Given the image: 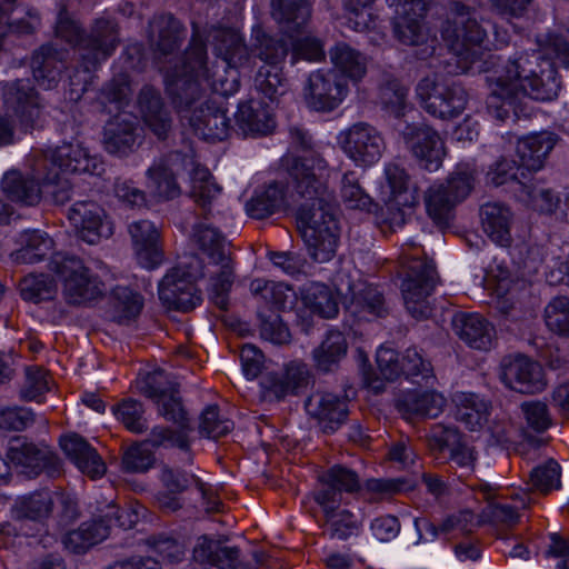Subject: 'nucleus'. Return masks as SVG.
Listing matches in <instances>:
<instances>
[{
  "label": "nucleus",
  "instance_id": "obj_34",
  "mask_svg": "<svg viewBox=\"0 0 569 569\" xmlns=\"http://www.w3.org/2000/svg\"><path fill=\"white\" fill-rule=\"evenodd\" d=\"M446 406V398L437 391H409L396 402L398 411L407 419L437 418Z\"/></svg>",
  "mask_w": 569,
  "mask_h": 569
},
{
  "label": "nucleus",
  "instance_id": "obj_50",
  "mask_svg": "<svg viewBox=\"0 0 569 569\" xmlns=\"http://www.w3.org/2000/svg\"><path fill=\"white\" fill-rule=\"evenodd\" d=\"M254 87L264 98L277 102L289 91V81L282 67H260L254 77Z\"/></svg>",
  "mask_w": 569,
  "mask_h": 569
},
{
  "label": "nucleus",
  "instance_id": "obj_8",
  "mask_svg": "<svg viewBox=\"0 0 569 569\" xmlns=\"http://www.w3.org/2000/svg\"><path fill=\"white\" fill-rule=\"evenodd\" d=\"M201 261L194 264L177 266L163 277L159 283V298L169 308L189 312L201 303V291L196 282L203 278Z\"/></svg>",
  "mask_w": 569,
  "mask_h": 569
},
{
  "label": "nucleus",
  "instance_id": "obj_11",
  "mask_svg": "<svg viewBox=\"0 0 569 569\" xmlns=\"http://www.w3.org/2000/svg\"><path fill=\"white\" fill-rule=\"evenodd\" d=\"M108 509L103 517L86 521L78 529L68 531L62 538L64 548L72 553L81 555L104 540L112 527L131 528L134 521L131 519L128 509H121L117 506H109Z\"/></svg>",
  "mask_w": 569,
  "mask_h": 569
},
{
  "label": "nucleus",
  "instance_id": "obj_27",
  "mask_svg": "<svg viewBox=\"0 0 569 569\" xmlns=\"http://www.w3.org/2000/svg\"><path fill=\"white\" fill-rule=\"evenodd\" d=\"M187 123L194 133L207 141H222L230 132V119L216 98H211Z\"/></svg>",
  "mask_w": 569,
  "mask_h": 569
},
{
  "label": "nucleus",
  "instance_id": "obj_57",
  "mask_svg": "<svg viewBox=\"0 0 569 569\" xmlns=\"http://www.w3.org/2000/svg\"><path fill=\"white\" fill-rule=\"evenodd\" d=\"M178 383L162 369L147 373V376L138 382L139 391L156 402H158V399L168 397L170 393L178 391Z\"/></svg>",
  "mask_w": 569,
  "mask_h": 569
},
{
  "label": "nucleus",
  "instance_id": "obj_24",
  "mask_svg": "<svg viewBox=\"0 0 569 569\" xmlns=\"http://www.w3.org/2000/svg\"><path fill=\"white\" fill-rule=\"evenodd\" d=\"M270 16L279 30L293 38L302 33L312 16L310 0H270Z\"/></svg>",
  "mask_w": 569,
  "mask_h": 569
},
{
  "label": "nucleus",
  "instance_id": "obj_60",
  "mask_svg": "<svg viewBox=\"0 0 569 569\" xmlns=\"http://www.w3.org/2000/svg\"><path fill=\"white\" fill-rule=\"evenodd\" d=\"M305 302L313 313L326 319L335 318L339 311L335 295L323 284L312 287L305 296Z\"/></svg>",
  "mask_w": 569,
  "mask_h": 569
},
{
  "label": "nucleus",
  "instance_id": "obj_37",
  "mask_svg": "<svg viewBox=\"0 0 569 569\" xmlns=\"http://www.w3.org/2000/svg\"><path fill=\"white\" fill-rule=\"evenodd\" d=\"M348 352V341L343 332L328 330L321 343L312 350V361L317 371L329 373L338 370Z\"/></svg>",
  "mask_w": 569,
  "mask_h": 569
},
{
  "label": "nucleus",
  "instance_id": "obj_63",
  "mask_svg": "<svg viewBox=\"0 0 569 569\" xmlns=\"http://www.w3.org/2000/svg\"><path fill=\"white\" fill-rule=\"evenodd\" d=\"M158 412L167 421L172 422L181 430H190V419L183 406L182 399L179 396V390L170 393L168 397L158 399L156 402Z\"/></svg>",
  "mask_w": 569,
  "mask_h": 569
},
{
  "label": "nucleus",
  "instance_id": "obj_17",
  "mask_svg": "<svg viewBox=\"0 0 569 569\" xmlns=\"http://www.w3.org/2000/svg\"><path fill=\"white\" fill-rule=\"evenodd\" d=\"M500 368L501 381L517 392L533 395L547 386L542 367L523 355L505 357Z\"/></svg>",
  "mask_w": 569,
  "mask_h": 569
},
{
  "label": "nucleus",
  "instance_id": "obj_62",
  "mask_svg": "<svg viewBox=\"0 0 569 569\" xmlns=\"http://www.w3.org/2000/svg\"><path fill=\"white\" fill-rule=\"evenodd\" d=\"M407 89L395 78H388L379 86V100L383 108L396 118L403 116Z\"/></svg>",
  "mask_w": 569,
  "mask_h": 569
},
{
  "label": "nucleus",
  "instance_id": "obj_20",
  "mask_svg": "<svg viewBox=\"0 0 569 569\" xmlns=\"http://www.w3.org/2000/svg\"><path fill=\"white\" fill-rule=\"evenodd\" d=\"M6 94L8 100L16 104L14 112L22 131L31 132L43 127L42 106L28 79H18L8 83Z\"/></svg>",
  "mask_w": 569,
  "mask_h": 569
},
{
  "label": "nucleus",
  "instance_id": "obj_33",
  "mask_svg": "<svg viewBox=\"0 0 569 569\" xmlns=\"http://www.w3.org/2000/svg\"><path fill=\"white\" fill-rule=\"evenodd\" d=\"M128 231L140 264L148 269L158 266L162 254L159 247L160 234L154 223L149 220L134 221L129 224Z\"/></svg>",
  "mask_w": 569,
  "mask_h": 569
},
{
  "label": "nucleus",
  "instance_id": "obj_14",
  "mask_svg": "<svg viewBox=\"0 0 569 569\" xmlns=\"http://www.w3.org/2000/svg\"><path fill=\"white\" fill-rule=\"evenodd\" d=\"M399 134L422 169L435 172L442 166L445 144L431 127L425 123H406L399 128Z\"/></svg>",
  "mask_w": 569,
  "mask_h": 569
},
{
  "label": "nucleus",
  "instance_id": "obj_47",
  "mask_svg": "<svg viewBox=\"0 0 569 569\" xmlns=\"http://www.w3.org/2000/svg\"><path fill=\"white\" fill-rule=\"evenodd\" d=\"M143 308V298L128 287H116L110 298V317L119 325H129Z\"/></svg>",
  "mask_w": 569,
  "mask_h": 569
},
{
  "label": "nucleus",
  "instance_id": "obj_58",
  "mask_svg": "<svg viewBox=\"0 0 569 569\" xmlns=\"http://www.w3.org/2000/svg\"><path fill=\"white\" fill-rule=\"evenodd\" d=\"M545 321L547 328L560 336L569 337V297L558 296L545 308Z\"/></svg>",
  "mask_w": 569,
  "mask_h": 569
},
{
  "label": "nucleus",
  "instance_id": "obj_56",
  "mask_svg": "<svg viewBox=\"0 0 569 569\" xmlns=\"http://www.w3.org/2000/svg\"><path fill=\"white\" fill-rule=\"evenodd\" d=\"M560 465L556 460L549 459L530 471L529 483L531 485V490L546 496L552 490L560 488Z\"/></svg>",
  "mask_w": 569,
  "mask_h": 569
},
{
  "label": "nucleus",
  "instance_id": "obj_2",
  "mask_svg": "<svg viewBox=\"0 0 569 569\" xmlns=\"http://www.w3.org/2000/svg\"><path fill=\"white\" fill-rule=\"evenodd\" d=\"M539 57L520 53L508 59L501 70H496L492 77H487L491 82V91L487 98L489 113L499 121H505L512 112L519 118L526 114L525 99L550 101L558 97L561 81L552 61L542 59L538 63V70L531 69L532 61Z\"/></svg>",
  "mask_w": 569,
  "mask_h": 569
},
{
  "label": "nucleus",
  "instance_id": "obj_12",
  "mask_svg": "<svg viewBox=\"0 0 569 569\" xmlns=\"http://www.w3.org/2000/svg\"><path fill=\"white\" fill-rule=\"evenodd\" d=\"M451 17L442 29V38L458 54L467 53L473 47H480L487 38L486 29L478 22L476 11L455 1L450 4Z\"/></svg>",
  "mask_w": 569,
  "mask_h": 569
},
{
  "label": "nucleus",
  "instance_id": "obj_5",
  "mask_svg": "<svg viewBox=\"0 0 569 569\" xmlns=\"http://www.w3.org/2000/svg\"><path fill=\"white\" fill-rule=\"evenodd\" d=\"M190 241L214 264V270L210 272V300L220 310H228L234 270L232 259L227 251L226 237L212 224L199 222L192 228Z\"/></svg>",
  "mask_w": 569,
  "mask_h": 569
},
{
  "label": "nucleus",
  "instance_id": "obj_44",
  "mask_svg": "<svg viewBox=\"0 0 569 569\" xmlns=\"http://www.w3.org/2000/svg\"><path fill=\"white\" fill-rule=\"evenodd\" d=\"M221 188L213 181L204 168H196L191 176L190 197L194 200L196 214L208 220L212 216V203L219 197Z\"/></svg>",
  "mask_w": 569,
  "mask_h": 569
},
{
  "label": "nucleus",
  "instance_id": "obj_43",
  "mask_svg": "<svg viewBox=\"0 0 569 569\" xmlns=\"http://www.w3.org/2000/svg\"><path fill=\"white\" fill-rule=\"evenodd\" d=\"M332 70L340 73L346 80L360 81L367 73V57L346 42H337L329 50Z\"/></svg>",
  "mask_w": 569,
  "mask_h": 569
},
{
  "label": "nucleus",
  "instance_id": "obj_36",
  "mask_svg": "<svg viewBox=\"0 0 569 569\" xmlns=\"http://www.w3.org/2000/svg\"><path fill=\"white\" fill-rule=\"evenodd\" d=\"M66 52L51 44H43L31 58V70L34 80L44 89L53 88L64 68Z\"/></svg>",
  "mask_w": 569,
  "mask_h": 569
},
{
  "label": "nucleus",
  "instance_id": "obj_32",
  "mask_svg": "<svg viewBox=\"0 0 569 569\" xmlns=\"http://www.w3.org/2000/svg\"><path fill=\"white\" fill-rule=\"evenodd\" d=\"M287 199V183L274 180L254 191L246 203V212L253 219L262 220L282 210L288 203Z\"/></svg>",
  "mask_w": 569,
  "mask_h": 569
},
{
  "label": "nucleus",
  "instance_id": "obj_61",
  "mask_svg": "<svg viewBox=\"0 0 569 569\" xmlns=\"http://www.w3.org/2000/svg\"><path fill=\"white\" fill-rule=\"evenodd\" d=\"M112 411L117 419L131 432L142 433L148 429L147 420L143 416V406L138 400L124 399L112 407Z\"/></svg>",
  "mask_w": 569,
  "mask_h": 569
},
{
  "label": "nucleus",
  "instance_id": "obj_59",
  "mask_svg": "<svg viewBox=\"0 0 569 569\" xmlns=\"http://www.w3.org/2000/svg\"><path fill=\"white\" fill-rule=\"evenodd\" d=\"M341 198L350 209L371 211L373 201L365 191L355 172L349 171L343 174L341 180Z\"/></svg>",
  "mask_w": 569,
  "mask_h": 569
},
{
  "label": "nucleus",
  "instance_id": "obj_38",
  "mask_svg": "<svg viewBox=\"0 0 569 569\" xmlns=\"http://www.w3.org/2000/svg\"><path fill=\"white\" fill-rule=\"evenodd\" d=\"M236 122L246 136H266L272 132L276 124L269 108L254 99L239 103Z\"/></svg>",
  "mask_w": 569,
  "mask_h": 569
},
{
  "label": "nucleus",
  "instance_id": "obj_6",
  "mask_svg": "<svg viewBox=\"0 0 569 569\" xmlns=\"http://www.w3.org/2000/svg\"><path fill=\"white\" fill-rule=\"evenodd\" d=\"M475 183L476 171L468 164H459L446 180L436 182L426 190V210L436 226L440 229L450 226L456 207L469 197Z\"/></svg>",
  "mask_w": 569,
  "mask_h": 569
},
{
  "label": "nucleus",
  "instance_id": "obj_35",
  "mask_svg": "<svg viewBox=\"0 0 569 569\" xmlns=\"http://www.w3.org/2000/svg\"><path fill=\"white\" fill-rule=\"evenodd\" d=\"M137 138L136 122L129 118L116 116L103 128L102 143L108 153L124 157L133 152Z\"/></svg>",
  "mask_w": 569,
  "mask_h": 569
},
{
  "label": "nucleus",
  "instance_id": "obj_1",
  "mask_svg": "<svg viewBox=\"0 0 569 569\" xmlns=\"http://www.w3.org/2000/svg\"><path fill=\"white\" fill-rule=\"evenodd\" d=\"M290 137L292 147L305 152L281 159V168L291 179L295 193L305 200L297 211V228L310 257L327 262L336 254L340 233L333 198L318 174L325 168V160L313 151L312 137L307 130L292 127Z\"/></svg>",
  "mask_w": 569,
  "mask_h": 569
},
{
  "label": "nucleus",
  "instance_id": "obj_23",
  "mask_svg": "<svg viewBox=\"0 0 569 569\" xmlns=\"http://www.w3.org/2000/svg\"><path fill=\"white\" fill-rule=\"evenodd\" d=\"M138 110L144 124L160 140H166L172 129V116L159 89L144 84L138 94Z\"/></svg>",
  "mask_w": 569,
  "mask_h": 569
},
{
  "label": "nucleus",
  "instance_id": "obj_16",
  "mask_svg": "<svg viewBox=\"0 0 569 569\" xmlns=\"http://www.w3.org/2000/svg\"><path fill=\"white\" fill-rule=\"evenodd\" d=\"M345 153L361 166L377 162L386 148L381 133L367 122L352 124L339 136Z\"/></svg>",
  "mask_w": 569,
  "mask_h": 569
},
{
  "label": "nucleus",
  "instance_id": "obj_26",
  "mask_svg": "<svg viewBox=\"0 0 569 569\" xmlns=\"http://www.w3.org/2000/svg\"><path fill=\"white\" fill-rule=\"evenodd\" d=\"M151 44L157 59L173 54L186 38L184 26L171 13L154 16L150 22Z\"/></svg>",
  "mask_w": 569,
  "mask_h": 569
},
{
  "label": "nucleus",
  "instance_id": "obj_41",
  "mask_svg": "<svg viewBox=\"0 0 569 569\" xmlns=\"http://www.w3.org/2000/svg\"><path fill=\"white\" fill-rule=\"evenodd\" d=\"M54 499L48 489L36 490L19 497L13 507V517L18 520H31L44 523L53 512Z\"/></svg>",
  "mask_w": 569,
  "mask_h": 569
},
{
  "label": "nucleus",
  "instance_id": "obj_22",
  "mask_svg": "<svg viewBox=\"0 0 569 569\" xmlns=\"http://www.w3.org/2000/svg\"><path fill=\"white\" fill-rule=\"evenodd\" d=\"M68 220L77 236L89 244H97L111 229L104 222L106 213L94 201H77L68 210Z\"/></svg>",
  "mask_w": 569,
  "mask_h": 569
},
{
  "label": "nucleus",
  "instance_id": "obj_30",
  "mask_svg": "<svg viewBox=\"0 0 569 569\" xmlns=\"http://www.w3.org/2000/svg\"><path fill=\"white\" fill-rule=\"evenodd\" d=\"M60 446L64 455L88 477L96 479L104 475L107 467L97 450L88 441L73 433L62 437Z\"/></svg>",
  "mask_w": 569,
  "mask_h": 569
},
{
  "label": "nucleus",
  "instance_id": "obj_48",
  "mask_svg": "<svg viewBox=\"0 0 569 569\" xmlns=\"http://www.w3.org/2000/svg\"><path fill=\"white\" fill-rule=\"evenodd\" d=\"M456 403V419L463 422L470 430L481 428L488 421L489 403L475 393H457L453 398Z\"/></svg>",
  "mask_w": 569,
  "mask_h": 569
},
{
  "label": "nucleus",
  "instance_id": "obj_31",
  "mask_svg": "<svg viewBox=\"0 0 569 569\" xmlns=\"http://www.w3.org/2000/svg\"><path fill=\"white\" fill-rule=\"evenodd\" d=\"M480 219L483 232L491 241L501 247L511 244L515 214L508 206L500 202L485 203L480 208Z\"/></svg>",
  "mask_w": 569,
  "mask_h": 569
},
{
  "label": "nucleus",
  "instance_id": "obj_42",
  "mask_svg": "<svg viewBox=\"0 0 569 569\" xmlns=\"http://www.w3.org/2000/svg\"><path fill=\"white\" fill-rule=\"evenodd\" d=\"M181 159V153L172 152L156 161L147 171L153 192L162 200H171L180 196L181 189L176 179L172 164Z\"/></svg>",
  "mask_w": 569,
  "mask_h": 569
},
{
  "label": "nucleus",
  "instance_id": "obj_25",
  "mask_svg": "<svg viewBox=\"0 0 569 569\" xmlns=\"http://www.w3.org/2000/svg\"><path fill=\"white\" fill-rule=\"evenodd\" d=\"M556 142L557 138L551 132L535 133L517 140L516 160L523 178L543 168Z\"/></svg>",
  "mask_w": 569,
  "mask_h": 569
},
{
  "label": "nucleus",
  "instance_id": "obj_39",
  "mask_svg": "<svg viewBox=\"0 0 569 569\" xmlns=\"http://www.w3.org/2000/svg\"><path fill=\"white\" fill-rule=\"evenodd\" d=\"M251 52L253 58L261 60L262 67H281L289 53L287 41L268 33L261 26L251 31Z\"/></svg>",
  "mask_w": 569,
  "mask_h": 569
},
{
  "label": "nucleus",
  "instance_id": "obj_51",
  "mask_svg": "<svg viewBox=\"0 0 569 569\" xmlns=\"http://www.w3.org/2000/svg\"><path fill=\"white\" fill-rule=\"evenodd\" d=\"M385 177L397 206L412 207L417 202L416 190L409 192L410 176L403 167L395 162L388 163L385 167Z\"/></svg>",
  "mask_w": 569,
  "mask_h": 569
},
{
  "label": "nucleus",
  "instance_id": "obj_18",
  "mask_svg": "<svg viewBox=\"0 0 569 569\" xmlns=\"http://www.w3.org/2000/svg\"><path fill=\"white\" fill-rule=\"evenodd\" d=\"M396 7L392 20L393 36L405 46H419L426 40L422 31V19L427 12L429 0H388Z\"/></svg>",
  "mask_w": 569,
  "mask_h": 569
},
{
  "label": "nucleus",
  "instance_id": "obj_28",
  "mask_svg": "<svg viewBox=\"0 0 569 569\" xmlns=\"http://www.w3.org/2000/svg\"><path fill=\"white\" fill-rule=\"evenodd\" d=\"M167 71H178L181 76L198 78L209 81L211 71L209 67V57L207 42L200 34L199 28L192 23V34L188 46L183 50L179 62L167 69Z\"/></svg>",
  "mask_w": 569,
  "mask_h": 569
},
{
  "label": "nucleus",
  "instance_id": "obj_52",
  "mask_svg": "<svg viewBox=\"0 0 569 569\" xmlns=\"http://www.w3.org/2000/svg\"><path fill=\"white\" fill-rule=\"evenodd\" d=\"M31 174L41 187L51 186L60 178L63 171L59 163L56 149L34 151L29 158Z\"/></svg>",
  "mask_w": 569,
  "mask_h": 569
},
{
  "label": "nucleus",
  "instance_id": "obj_4",
  "mask_svg": "<svg viewBox=\"0 0 569 569\" xmlns=\"http://www.w3.org/2000/svg\"><path fill=\"white\" fill-rule=\"evenodd\" d=\"M398 276L407 311L416 319H428L432 313L429 297L437 283V271L417 244H407L398 258Z\"/></svg>",
  "mask_w": 569,
  "mask_h": 569
},
{
  "label": "nucleus",
  "instance_id": "obj_13",
  "mask_svg": "<svg viewBox=\"0 0 569 569\" xmlns=\"http://www.w3.org/2000/svg\"><path fill=\"white\" fill-rule=\"evenodd\" d=\"M206 80L184 77L178 71H166L164 91L167 97L182 121H188L198 110L210 102Z\"/></svg>",
  "mask_w": 569,
  "mask_h": 569
},
{
  "label": "nucleus",
  "instance_id": "obj_46",
  "mask_svg": "<svg viewBox=\"0 0 569 569\" xmlns=\"http://www.w3.org/2000/svg\"><path fill=\"white\" fill-rule=\"evenodd\" d=\"M348 309L359 318L366 316L386 317L389 313V305L383 293L372 284H362L352 292Z\"/></svg>",
  "mask_w": 569,
  "mask_h": 569
},
{
  "label": "nucleus",
  "instance_id": "obj_49",
  "mask_svg": "<svg viewBox=\"0 0 569 569\" xmlns=\"http://www.w3.org/2000/svg\"><path fill=\"white\" fill-rule=\"evenodd\" d=\"M475 492L476 498L482 499L488 503L485 515L488 519L497 525L506 527L515 526L519 520V515L515 507L503 503H493L491 500L496 497L497 489L491 485L482 481H477L469 486Z\"/></svg>",
  "mask_w": 569,
  "mask_h": 569
},
{
  "label": "nucleus",
  "instance_id": "obj_64",
  "mask_svg": "<svg viewBox=\"0 0 569 569\" xmlns=\"http://www.w3.org/2000/svg\"><path fill=\"white\" fill-rule=\"evenodd\" d=\"M50 376L40 367H28L24 372V382L20 388V398L23 401H39V398L49 391Z\"/></svg>",
  "mask_w": 569,
  "mask_h": 569
},
{
  "label": "nucleus",
  "instance_id": "obj_55",
  "mask_svg": "<svg viewBox=\"0 0 569 569\" xmlns=\"http://www.w3.org/2000/svg\"><path fill=\"white\" fill-rule=\"evenodd\" d=\"M409 489L411 485L405 478H372L365 482L363 495L369 502H378Z\"/></svg>",
  "mask_w": 569,
  "mask_h": 569
},
{
  "label": "nucleus",
  "instance_id": "obj_45",
  "mask_svg": "<svg viewBox=\"0 0 569 569\" xmlns=\"http://www.w3.org/2000/svg\"><path fill=\"white\" fill-rule=\"evenodd\" d=\"M1 188L11 200L27 206L38 204L43 192L42 187L32 174L28 178L18 170H10L4 173Z\"/></svg>",
  "mask_w": 569,
  "mask_h": 569
},
{
  "label": "nucleus",
  "instance_id": "obj_15",
  "mask_svg": "<svg viewBox=\"0 0 569 569\" xmlns=\"http://www.w3.org/2000/svg\"><path fill=\"white\" fill-rule=\"evenodd\" d=\"M7 459L28 477H36L46 472L48 477L56 478L62 472L60 458L48 447H38L20 437L10 440L7 450Z\"/></svg>",
  "mask_w": 569,
  "mask_h": 569
},
{
  "label": "nucleus",
  "instance_id": "obj_7",
  "mask_svg": "<svg viewBox=\"0 0 569 569\" xmlns=\"http://www.w3.org/2000/svg\"><path fill=\"white\" fill-rule=\"evenodd\" d=\"M416 93L426 112L442 120L459 117L468 102V93L459 82L437 73L421 79Z\"/></svg>",
  "mask_w": 569,
  "mask_h": 569
},
{
  "label": "nucleus",
  "instance_id": "obj_54",
  "mask_svg": "<svg viewBox=\"0 0 569 569\" xmlns=\"http://www.w3.org/2000/svg\"><path fill=\"white\" fill-rule=\"evenodd\" d=\"M19 291L23 300L39 303L53 299L57 284L48 274H29L20 280Z\"/></svg>",
  "mask_w": 569,
  "mask_h": 569
},
{
  "label": "nucleus",
  "instance_id": "obj_3",
  "mask_svg": "<svg viewBox=\"0 0 569 569\" xmlns=\"http://www.w3.org/2000/svg\"><path fill=\"white\" fill-rule=\"evenodd\" d=\"M56 36L73 47L77 61L86 69L99 68L120 44L116 20L98 18L84 30L69 16L66 7L59 11Z\"/></svg>",
  "mask_w": 569,
  "mask_h": 569
},
{
  "label": "nucleus",
  "instance_id": "obj_29",
  "mask_svg": "<svg viewBox=\"0 0 569 569\" xmlns=\"http://www.w3.org/2000/svg\"><path fill=\"white\" fill-rule=\"evenodd\" d=\"M455 333L470 348L489 350L496 337V329L479 313H457L452 319Z\"/></svg>",
  "mask_w": 569,
  "mask_h": 569
},
{
  "label": "nucleus",
  "instance_id": "obj_10",
  "mask_svg": "<svg viewBox=\"0 0 569 569\" xmlns=\"http://www.w3.org/2000/svg\"><path fill=\"white\" fill-rule=\"evenodd\" d=\"M348 92V81L340 73L332 69H320L309 74L302 96L307 108L329 113L341 106Z\"/></svg>",
  "mask_w": 569,
  "mask_h": 569
},
{
  "label": "nucleus",
  "instance_id": "obj_21",
  "mask_svg": "<svg viewBox=\"0 0 569 569\" xmlns=\"http://www.w3.org/2000/svg\"><path fill=\"white\" fill-rule=\"evenodd\" d=\"M322 488L315 496L316 501L325 512L337 509L342 502V493H356L361 489L360 479L356 471L335 465L321 477Z\"/></svg>",
  "mask_w": 569,
  "mask_h": 569
},
{
  "label": "nucleus",
  "instance_id": "obj_9",
  "mask_svg": "<svg viewBox=\"0 0 569 569\" xmlns=\"http://www.w3.org/2000/svg\"><path fill=\"white\" fill-rule=\"evenodd\" d=\"M51 270L63 281V296L69 305H81L102 295V282L74 256L56 254Z\"/></svg>",
  "mask_w": 569,
  "mask_h": 569
},
{
  "label": "nucleus",
  "instance_id": "obj_53",
  "mask_svg": "<svg viewBox=\"0 0 569 569\" xmlns=\"http://www.w3.org/2000/svg\"><path fill=\"white\" fill-rule=\"evenodd\" d=\"M403 377L417 385H433L436 376L431 362L416 348H408L401 355Z\"/></svg>",
  "mask_w": 569,
  "mask_h": 569
},
{
  "label": "nucleus",
  "instance_id": "obj_19",
  "mask_svg": "<svg viewBox=\"0 0 569 569\" xmlns=\"http://www.w3.org/2000/svg\"><path fill=\"white\" fill-rule=\"evenodd\" d=\"M349 400L345 395L326 390L312 392L305 402L307 413L322 428L323 432L331 433L339 429L349 415Z\"/></svg>",
  "mask_w": 569,
  "mask_h": 569
},
{
  "label": "nucleus",
  "instance_id": "obj_40",
  "mask_svg": "<svg viewBox=\"0 0 569 569\" xmlns=\"http://www.w3.org/2000/svg\"><path fill=\"white\" fill-rule=\"evenodd\" d=\"M63 171L100 176L104 171L103 162L80 143H63L56 148Z\"/></svg>",
  "mask_w": 569,
  "mask_h": 569
}]
</instances>
